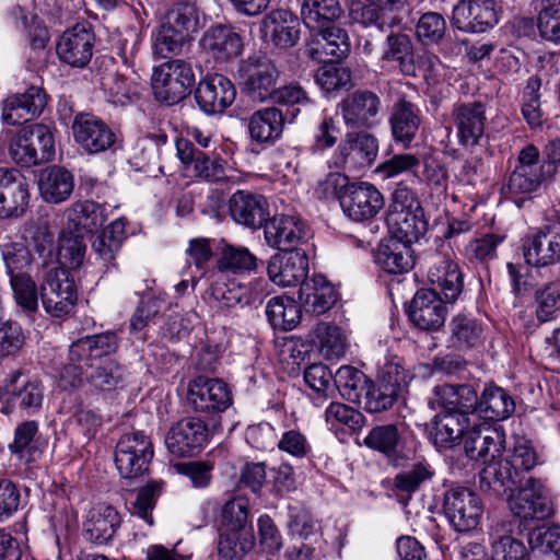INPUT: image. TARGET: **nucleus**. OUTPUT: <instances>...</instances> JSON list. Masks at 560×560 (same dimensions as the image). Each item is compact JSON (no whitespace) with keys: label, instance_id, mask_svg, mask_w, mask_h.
I'll list each match as a JSON object with an SVG mask.
<instances>
[{"label":"nucleus","instance_id":"obj_1","mask_svg":"<svg viewBox=\"0 0 560 560\" xmlns=\"http://www.w3.org/2000/svg\"><path fill=\"white\" fill-rule=\"evenodd\" d=\"M536 462L534 448L525 441L517 442L505 462L481 469L479 488L494 497L511 491L508 502L514 516L524 522L544 521L551 516L552 506L542 483L528 475Z\"/></svg>","mask_w":560,"mask_h":560},{"label":"nucleus","instance_id":"obj_2","mask_svg":"<svg viewBox=\"0 0 560 560\" xmlns=\"http://www.w3.org/2000/svg\"><path fill=\"white\" fill-rule=\"evenodd\" d=\"M117 349V336L112 331L82 337L69 347V364L63 377L71 376L70 385L80 386L85 378L102 390L115 388L124 380V369L108 354Z\"/></svg>","mask_w":560,"mask_h":560},{"label":"nucleus","instance_id":"obj_3","mask_svg":"<svg viewBox=\"0 0 560 560\" xmlns=\"http://www.w3.org/2000/svg\"><path fill=\"white\" fill-rule=\"evenodd\" d=\"M432 289H420L411 300L408 316L422 330H438L444 325V303H454L463 292V273L456 262L440 258L428 271Z\"/></svg>","mask_w":560,"mask_h":560},{"label":"nucleus","instance_id":"obj_4","mask_svg":"<svg viewBox=\"0 0 560 560\" xmlns=\"http://www.w3.org/2000/svg\"><path fill=\"white\" fill-rule=\"evenodd\" d=\"M553 175V170H548L540 162V153L536 145L526 144L517 154V163L506 177L502 186V194L512 199L517 207H522L525 200L530 199L542 183Z\"/></svg>","mask_w":560,"mask_h":560},{"label":"nucleus","instance_id":"obj_5","mask_svg":"<svg viewBox=\"0 0 560 560\" xmlns=\"http://www.w3.org/2000/svg\"><path fill=\"white\" fill-rule=\"evenodd\" d=\"M195 83L190 63L183 59H171L154 68L152 89L158 101L174 105L184 100Z\"/></svg>","mask_w":560,"mask_h":560},{"label":"nucleus","instance_id":"obj_6","mask_svg":"<svg viewBox=\"0 0 560 560\" xmlns=\"http://www.w3.org/2000/svg\"><path fill=\"white\" fill-rule=\"evenodd\" d=\"M443 513L454 530L468 533L478 527L483 505L469 488L454 487L443 495Z\"/></svg>","mask_w":560,"mask_h":560},{"label":"nucleus","instance_id":"obj_7","mask_svg":"<svg viewBox=\"0 0 560 560\" xmlns=\"http://www.w3.org/2000/svg\"><path fill=\"white\" fill-rule=\"evenodd\" d=\"M153 454L149 436L139 431L126 433L116 445L115 465L122 478H137L148 471Z\"/></svg>","mask_w":560,"mask_h":560},{"label":"nucleus","instance_id":"obj_8","mask_svg":"<svg viewBox=\"0 0 560 560\" xmlns=\"http://www.w3.org/2000/svg\"><path fill=\"white\" fill-rule=\"evenodd\" d=\"M382 108L381 96L369 89H357L338 104L343 124L349 130H366L375 127Z\"/></svg>","mask_w":560,"mask_h":560},{"label":"nucleus","instance_id":"obj_9","mask_svg":"<svg viewBox=\"0 0 560 560\" xmlns=\"http://www.w3.org/2000/svg\"><path fill=\"white\" fill-rule=\"evenodd\" d=\"M39 296L45 311L52 317H61L70 313L77 302V290L63 268H49L40 284Z\"/></svg>","mask_w":560,"mask_h":560},{"label":"nucleus","instance_id":"obj_10","mask_svg":"<svg viewBox=\"0 0 560 560\" xmlns=\"http://www.w3.org/2000/svg\"><path fill=\"white\" fill-rule=\"evenodd\" d=\"M237 74L247 95L253 101L265 102L272 98L280 73L271 60L248 57L240 62Z\"/></svg>","mask_w":560,"mask_h":560},{"label":"nucleus","instance_id":"obj_11","mask_svg":"<svg viewBox=\"0 0 560 560\" xmlns=\"http://www.w3.org/2000/svg\"><path fill=\"white\" fill-rule=\"evenodd\" d=\"M20 371L12 372L0 386V412L9 415L14 409L25 411L28 416L37 412L44 400V386L39 381L19 383Z\"/></svg>","mask_w":560,"mask_h":560},{"label":"nucleus","instance_id":"obj_12","mask_svg":"<svg viewBox=\"0 0 560 560\" xmlns=\"http://www.w3.org/2000/svg\"><path fill=\"white\" fill-rule=\"evenodd\" d=\"M177 156L186 172L192 177L217 183L228 178L226 162L219 155H209L195 148L188 139L176 140Z\"/></svg>","mask_w":560,"mask_h":560},{"label":"nucleus","instance_id":"obj_13","mask_svg":"<svg viewBox=\"0 0 560 560\" xmlns=\"http://www.w3.org/2000/svg\"><path fill=\"white\" fill-rule=\"evenodd\" d=\"M209 430L207 424L194 417L184 418L174 423L166 436L165 445L177 457L198 455L207 445Z\"/></svg>","mask_w":560,"mask_h":560},{"label":"nucleus","instance_id":"obj_14","mask_svg":"<svg viewBox=\"0 0 560 560\" xmlns=\"http://www.w3.org/2000/svg\"><path fill=\"white\" fill-rule=\"evenodd\" d=\"M384 205L382 192L369 182H352L341 197L342 212L354 222H364L375 218Z\"/></svg>","mask_w":560,"mask_h":560},{"label":"nucleus","instance_id":"obj_15","mask_svg":"<svg viewBox=\"0 0 560 560\" xmlns=\"http://www.w3.org/2000/svg\"><path fill=\"white\" fill-rule=\"evenodd\" d=\"M187 400L196 412H222L232 404L228 385L219 378L198 376L190 382Z\"/></svg>","mask_w":560,"mask_h":560},{"label":"nucleus","instance_id":"obj_16","mask_svg":"<svg viewBox=\"0 0 560 560\" xmlns=\"http://www.w3.org/2000/svg\"><path fill=\"white\" fill-rule=\"evenodd\" d=\"M452 25L464 33H483L498 23L493 0H460L453 9Z\"/></svg>","mask_w":560,"mask_h":560},{"label":"nucleus","instance_id":"obj_17","mask_svg":"<svg viewBox=\"0 0 560 560\" xmlns=\"http://www.w3.org/2000/svg\"><path fill=\"white\" fill-rule=\"evenodd\" d=\"M264 234L266 243L281 252L301 250L299 246L310 237L306 224L299 217L288 214L267 220Z\"/></svg>","mask_w":560,"mask_h":560},{"label":"nucleus","instance_id":"obj_18","mask_svg":"<svg viewBox=\"0 0 560 560\" xmlns=\"http://www.w3.org/2000/svg\"><path fill=\"white\" fill-rule=\"evenodd\" d=\"M452 119L460 145L472 148L480 143L486 128V105L479 101L457 103L452 109Z\"/></svg>","mask_w":560,"mask_h":560},{"label":"nucleus","instance_id":"obj_19","mask_svg":"<svg viewBox=\"0 0 560 560\" xmlns=\"http://www.w3.org/2000/svg\"><path fill=\"white\" fill-rule=\"evenodd\" d=\"M236 91L226 77L210 74L203 78L195 90V100L207 115L223 113L235 101Z\"/></svg>","mask_w":560,"mask_h":560},{"label":"nucleus","instance_id":"obj_20","mask_svg":"<svg viewBox=\"0 0 560 560\" xmlns=\"http://www.w3.org/2000/svg\"><path fill=\"white\" fill-rule=\"evenodd\" d=\"M315 31L316 33L312 36L306 48L307 55L313 60L335 62L348 56L350 42L343 28L330 23Z\"/></svg>","mask_w":560,"mask_h":560},{"label":"nucleus","instance_id":"obj_21","mask_svg":"<svg viewBox=\"0 0 560 560\" xmlns=\"http://www.w3.org/2000/svg\"><path fill=\"white\" fill-rule=\"evenodd\" d=\"M28 200L26 178L15 168H0V218L21 217Z\"/></svg>","mask_w":560,"mask_h":560},{"label":"nucleus","instance_id":"obj_22","mask_svg":"<svg viewBox=\"0 0 560 560\" xmlns=\"http://www.w3.org/2000/svg\"><path fill=\"white\" fill-rule=\"evenodd\" d=\"M72 130L75 141L89 153L104 152L116 142V135L112 128L91 114H78Z\"/></svg>","mask_w":560,"mask_h":560},{"label":"nucleus","instance_id":"obj_23","mask_svg":"<svg viewBox=\"0 0 560 560\" xmlns=\"http://www.w3.org/2000/svg\"><path fill=\"white\" fill-rule=\"evenodd\" d=\"M269 279L280 287H294L306 281L308 257L305 250H290L275 254L268 261Z\"/></svg>","mask_w":560,"mask_h":560},{"label":"nucleus","instance_id":"obj_24","mask_svg":"<svg viewBox=\"0 0 560 560\" xmlns=\"http://www.w3.org/2000/svg\"><path fill=\"white\" fill-rule=\"evenodd\" d=\"M378 153V141L368 132L351 130L337 149V166L365 167L371 165Z\"/></svg>","mask_w":560,"mask_h":560},{"label":"nucleus","instance_id":"obj_25","mask_svg":"<svg viewBox=\"0 0 560 560\" xmlns=\"http://www.w3.org/2000/svg\"><path fill=\"white\" fill-rule=\"evenodd\" d=\"M47 104L45 91L31 86L24 93H16L5 98L2 117L9 125H20L39 116Z\"/></svg>","mask_w":560,"mask_h":560},{"label":"nucleus","instance_id":"obj_26","mask_svg":"<svg viewBox=\"0 0 560 560\" xmlns=\"http://www.w3.org/2000/svg\"><path fill=\"white\" fill-rule=\"evenodd\" d=\"M381 60L406 77L417 75L415 44L404 32L390 31L383 43Z\"/></svg>","mask_w":560,"mask_h":560},{"label":"nucleus","instance_id":"obj_27","mask_svg":"<svg viewBox=\"0 0 560 560\" xmlns=\"http://www.w3.org/2000/svg\"><path fill=\"white\" fill-rule=\"evenodd\" d=\"M93 43V33L85 25L77 24L62 34L57 54L70 66L82 68L91 60Z\"/></svg>","mask_w":560,"mask_h":560},{"label":"nucleus","instance_id":"obj_28","mask_svg":"<svg viewBox=\"0 0 560 560\" xmlns=\"http://www.w3.org/2000/svg\"><path fill=\"white\" fill-rule=\"evenodd\" d=\"M200 46L217 62H226L237 58L244 47L241 35L225 25L210 27L202 35Z\"/></svg>","mask_w":560,"mask_h":560},{"label":"nucleus","instance_id":"obj_29","mask_svg":"<svg viewBox=\"0 0 560 560\" xmlns=\"http://www.w3.org/2000/svg\"><path fill=\"white\" fill-rule=\"evenodd\" d=\"M470 418L463 412L442 411L431 422L430 439L439 448H452L463 441Z\"/></svg>","mask_w":560,"mask_h":560},{"label":"nucleus","instance_id":"obj_30","mask_svg":"<svg viewBox=\"0 0 560 560\" xmlns=\"http://www.w3.org/2000/svg\"><path fill=\"white\" fill-rule=\"evenodd\" d=\"M364 445L383 454L392 464L401 465L408 456L405 454V440L398 425L388 423L376 425L364 438Z\"/></svg>","mask_w":560,"mask_h":560},{"label":"nucleus","instance_id":"obj_31","mask_svg":"<svg viewBox=\"0 0 560 560\" xmlns=\"http://www.w3.org/2000/svg\"><path fill=\"white\" fill-rule=\"evenodd\" d=\"M121 525L118 511L106 504H98L92 509L84 523L83 535L94 545H107L114 538Z\"/></svg>","mask_w":560,"mask_h":560},{"label":"nucleus","instance_id":"obj_32","mask_svg":"<svg viewBox=\"0 0 560 560\" xmlns=\"http://www.w3.org/2000/svg\"><path fill=\"white\" fill-rule=\"evenodd\" d=\"M299 300L306 313L320 315L334 306L337 301V292L324 276L316 275L302 282Z\"/></svg>","mask_w":560,"mask_h":560},{"label":"nucleus","instance_id":"obj_33","mask_svg":"<svg viewBox=\"0 0 560 560\" xmlns=\"http://www.w3.org/2000/svg\"><path fill=\"white\" fill-rule=\"evenodd\" d=\"M375 261L389 275H402L415 266L411 244L392 236L382 241L376 249Z\"/></svg>","mask_w":560,"mask_h":560},{"label":"nucleus","instance_id":"obj_34","mask_svg":"<svg viewBox=\"0 0 560 560\" xmlns=\"http://www.w3.org/2000/svg\"><path fill=\"white\" fill-rule=\"evenodd\" d=\"M229 211L233 220L247 228L257 229L267 221V203L262 196L238 190L229 201Z\"/></svg>","mask_w":560,"mask_h":560},{"label":"nucleus","instance_id":"obj_35","mask_svg":"<svg viewBox=\"0 0 560 560\" xmlns=\"http://www.w3.org/2000/svg\"><path fill=\"white\" fill-rule=\"evenodd\" d=\"M431 405H438L444 411L463 412L468 416L476 410L478 405V394L472 385L442 384L433 388Z\"/></svg>","mask_w":560,"mask_h":560},{"label":"nucleus","instance_id":"obj_36","mask_svg":"<svg viewBox=\"0 0 560 560\" xmlns=\"http://www.w3.org/2000/svg\"><path fill=\"white\" fill-rule=\"evenodd\" d=\"M388 121L394 140L408 145L419 130L420 110L413 103L400 98L393 105Z\"/></svg>","mask_w":560,"mask_h":560},{"label":"nucleus","instance_id":"obj_37","mask_svg":"<svg viewBox=\"0 0 560 560\" xmlns=\"http://www.w3.org/2000/svg\"><path fill=\"white\" fill-rule=\"evenodd\" d=\"M284 116L277 107H267L252 114L248 119L250 138L262 144H273L283 131Z\"/></svg>","mask_w":560,"mask_h":560},{"label":"nucleus","instance_id":"obj_38","mask_svg":"<svg viewBox=\"0 0 560 560\" xmlns=\"http://www.w3.org/2000/svg\"><path fill=\"white\" fill-rule=\"evenodd\" d=\"M73 175L66 168L54 165L43 170L38 178V189L43 199L50 203L67 200L73 191Z\"/></svg>","mask_w":560,"mask_h":560},{"label":"nucleus","instance_id":"obj_39","mask_svg":"<svg viewBox=\"0 0 560 560\" xmlns=\"http://www.w3.org/2000/svg\"><path fill=\"white\" fill-rule=\"evenodd\" d=\"M266 35L280 48H289L299 39V21L287 10L271 11L262 21Z\"/></svg>","mask_w":560,"mask_h":560},{"label":"nucleus","instance_id":"obj_40","mask_svg":"<svg viewBox=\"0 0 560 560\" xmlns=\"http://www.w3.org/2000/svg\"><path fill=\"white\" fill-rule=\"evenodd\" d=\"M476 410L485 419L500 421L514 412L515 401L505 389L490 385L483 389L481 397H478Z\"/></svg>","mask_w":560,"mask_h":560},{"label":"nucleus","instance_id":"obj_41","mask_svg":"<svg viewBox=\"0 0 560 560\" xmlns=\"http://www.w3.org/2000/svg\"><path fill=\"white\" fill-rule=\"evenodd\" d=\"M211 296L219 302L221 308L230 310L237 305L241 307L259 302L261 299L258 293H253L250 289L235 280L225 281L218 278L210 285Z\"/></svg>","mask_w":560,"mask_h":560},{"label":"nucleus","instance_id":"obj_42","mask_svg":"<svg viewBox=\"0 0 560 560\" xmlns=\"http://www.w3.org/2000/svg\"><path fill=\"white\" fill-rule=\"evenodd\" d=\"M386 223L393 236L409 244L418 242L428 230L423 209L405 211L398 214H387Z\"/></svg>","mask_w":560,"mask_h":560},{"label":"nucleus","instance_id":"obj_43","mask_svg":"<svg viewBox=\"0 0 560 560\" xmlns=\"http://www.w3.org/2000/svg\"><path fill=\"white\" fill-rule=\"evenodd\" d=\"M313 342L326 360L339 359L345 355L347 337L338 326L318 323L312 331Z\"/></svg>","mask_w":560,"mask_h":560},{"label":"nucleus","instance_id":"obj_44","mask_svg":"<svg viewBox=\"0 0 560 560\" xmlns=\"http://www.w3.org/2000/svg\"><path fill=\"white\" fill-rule=\"evenodd\" d=\"M266 316L275 329L289 331L299 324L301 307L290 298L275 296L267 303Z\"/></svg>","mask_w":560,"mask_h":560},{"label":"nucleus","instance_id":"obj_45","mask_svg":"<svg viewBox=\"0 0 560 560\" xmlns=\"http://www.w3.org/2000/svg\"><path fill=\"white\" fill-rule=\"evenodd\" d=\"M341 13L338 0H303L301 7L302 20L311 30L334 23Z\"/></svg>","mask_w":560,"mask_h":560},{"label":"nucleus","instance_id":"obj_46","mask_svg":"<svg viewBox=\"0 0 560 560\" xmlns=\"http://www.w3.org/2000/svg\"><path fill=\"white\" fill-rule=\"evenodd\" d=\"M101 85L108 101L114 105L125 106L136 102L140 96V86L118 72H109L101 78Z\"/></svg>","mask_w":560,"mask_h":560},{"label":"nucleus","instance_id":"obj_47","mask_svg":"<svg viewBox=\"0 0 560 560\" xmlns=\"http://www.w3.org/2000/svg\"><path fill=\"white\" fill-rule=\"evenodd\" d=\"M106 219L105 207L94 201L75 203L69 213V221L74 225L75 233L81 235L96 231Z\"/></svg>","mask_w":560,"mask_h":560},{"label":"nucleus","instance_id":"obj_48","mask_svg":"<svg viewBox=\"0 0 560 560\" xmlns=\"http://www.w3.org/2000/svg\"><path fill=\"white\" fill-rule=\"evenodd\" d=\"M164 23L190 39V34L200 27V12L195 1L176 2L167 12Z\"/></svg>","mask_w":560,"mask_h":560},{"label":"nucleus","instance_id":"obj_49","mask_svg":"<svg viewBox=\"0 0 560 560\" xmlns=\"http://www.w3.org/2000/svg\"><path fill=\"white\" fill-rule=\"evenodd\" d=\"M189 40L188 37L163 22L153 34V56L161 59H172L182 54L184 45Z\"/></svg>","mask_w":560,"mask_h":560},{"label":"nucleus","instance_id":"obj_50","mask_svg":"<svg viewBox=\"0 0 560 560\" xmlns=\"http://www.w3.org/2000/svg\"><path fill=\"white\" fill-rule=\"evenodd\" d=\"M448 328L451 331L450 341L457 349L476 347L482 332L481 326L465 314L454 316L448 324Z\"/></svg>","mask_w":560,"mask_h":560},{"label":"nucleus","instance_id":"obj_51","mask_svg":"<svg viewBox=\"0 0 560 560\" xmlns=\"http://www.w3.org/2000/svg\"><path fill=\"white\" fill-rule=\"evenodd\" d=\"M550 226L538 230L523 241V255L527 265L545 267L551 265Z\"/></svg>","mask_w":560,"mask_h":560},{"label":"nucleus","instance_id":"obj_52","mask_svg":"<svg viewBox=\"0 0 560 560\" xmlns=\"http://www.w3.org/2000/svg\"><path fill=\"white\" fill-rule=\"evenodd\" d=\"M535 315L539 324L557 319L560 316V284L550 282L535 292Z\"/></svg>","mask_w":560,"mask_h":560},{"label":"nucleus","instance_id":"obj_53","mask_svg":"<svg viewBox=\"0 0 560 560\" xmlns=\"http://www.w3.org/2000/svg\"><path fill=\"white\" fill-rule=\"evenodd\" d=\"M255 546L253 532L223 530L219 540V555L224 560H240Z\"/></svg>","mask_w":560,"mask_h":560},{"label":"nucleus","instance_id":"obj_54","mask_svg":"<svg viewBox=\"0 0 560 560\" xmlns=\"http://www.w3.org/2000/svg\"><path fill=\"white\" fill-rule=\"evenodd\" d=\"M332 381L342 397L361 404V393L368 383L362 372L353 366L342 365L336 371Z\"/></svg>","mask_w":560,"mask_h":560},{"label":"nucleus","instance_id":"obj_55","mask_svg":"<svg viewBox=\"0 0 560 560\" xmlns=\"http://www.w3.org/2000/svg\"><path fill=\"white\" fill-rule=\"evenodd\" d=\"M411 373L404 366L402 359L392 357L381 366L376 381L389 389H394L399 397L406 392Z\"/></svg>","mask_w":560,"mask_h":560},{"label":"nucleus","instance_id":"obj_56","mask_svg":"<svg viewBox=\"0 0 560 560\" xmlns=\"http://www.w3.org/2000/svg\"><path fill=\"white\" fill-rule=\"evenodd\" d=\"M217 264L219 270L236 273L254 270L257 266V258L246 247L225 244L221 248Z\"/></svg>","mask_w":560,"mask_h":560},{"label":"nucleus","instance_id":"obj_57","mask_svg":"<svg viewBox=\"0 0 560 560\" xmlns=\"http://www.w3.org/2000/svg\"><path fill=\"white\" fill-rule=\"evenodd\" d=\"M463 442L465 453L470 459L483 460L485 445L492 443L495 446L499 443L498 429L474 424L471 429H467Z\"/></svg>","mask_w":560,"mask_h":560},{"label":"nucleus","instance_id":"obj_58","mask_svg":"<svg viewBox=\"0 0 560 560\" xmlns=\"http://www.w3.org/2000/svg\"><path fill=\"white\" fill-rule=\"evenodd\" d=\"M399 396L394 389H389L383 384L375 382L366 383L361 393V404L363 408L371 413L388 410L394 406Z\"/></svg>","mask_w":560,"mask_h":560},{"label":"nucleus","instance_id":"obj_59","mask_svg":"<svg viewBox=\"0 0 560 560\" xmlns=\"http://www.w3.org/2000/svg\"><path fill=\"white\" fill-rule=\"evenodd\" d=\"M1 255L9 277L26 275L33 262L28 247L22 242H10L1 246Z\"/></svg>","mask_w":560,"mask_h":560},{"label":"nucleus","instance_id":"obj_60","mask_svg":"<svg viewBox=\"0 0 560 560\" xmlns=\"http://www.w3.org/2000/svg\"><path fill=\"white\" fill-rule=\"evenodd\" d=\"M38 433V423L34 420H26L20 423L14 431L13 442L9 444V450L20 459L32 462L34 446L33 442Z\"/></svg>","mask_w":560,"mask_h":560},{"label":"nucleus","instance_id":"obj_61","mask_svg":"<svg viewBox=\"0 0 560 560\" xmlns=\"http://www.w3.org/2000/svg\"><path fill=\"white\" fill-rule=\"evenodd\" d=\"M492 560H529L526 546L511 535L491 536Z\"/></svg>","mask_w":560,"mask_h":560},{"label":"nucleus","instance_id":"obj_62","mask_svg":"<svg viewBox=\"0 0 560 560\" xmlns=\"http://www.w3.org/2000/svg\"><path fill=\"white\" fill-rule=\"evenodd\" d=\"M33 144L36 165L47 163L55 156V140L49 127L43 124L27 126Z\"/></svg>","mask_w":560,"mask_h":560},{"label":"nucleus","instance_id":"obj_63","mask_svg":"<svg viewBox=\"0 0 560 560\" xmlns=\"http://www.w3.org/2000/svg\"><path fill=\"white\" fill-rule=\"evenodd\" d=\"M315 74V82L327 93L352 86L349 69L338 67L334 62H325Z\"/></svg>","mask_w":560,"mask_h":560},{"label":"nucleus","instance_id":"obj_64","mask_svg":"<svg viewBox=\"0 0 560 560\" xmlns=\"http://www.w3.org/2000/svg\"><path fill=\"white\" fill-rule=\"evenodd\" d=\"M10 285L14 300L21 308L30 313L37 311L38 295L36 283L28 273L11 277Z\"/></svg>","mask_w":560,"mask_h":560}]
</instances>
